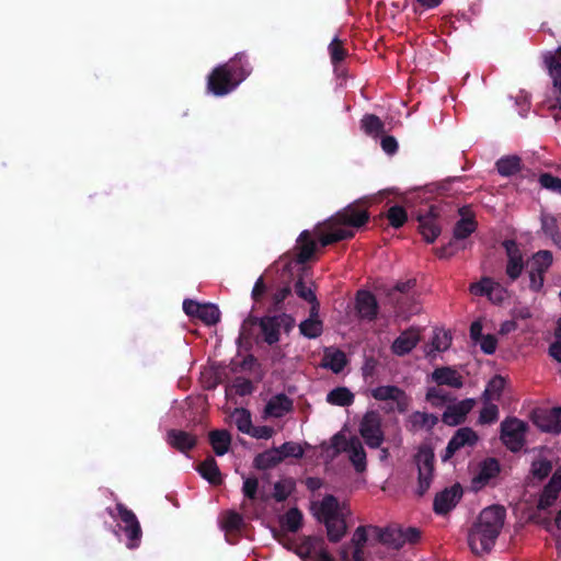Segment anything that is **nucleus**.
I'll return each mask as SVG.
<instances>
[{"instance_id": "obj_1", "label": "nucleus", "mask_w": 561, "mask_h": 561, "mask_svg": "<svg viewBox=\"0 0 561 561\" xmlns=\"http://www.w3.org/2000/svg\"><path fill=\"white\" fill-rule=\"evenodd\" d=\"M505 516L506 511L501 505L489 506L480 513L468 535V543L474 554L491 551L501 534Z\"/></svg>"}, {"instance_id": "obj_2", "label": "nucleus", "mask_w": 561, "mask_h": 561, "mask_svg": "<svg viewBox=\"0 0 561 561\" xmlns=\"http://www.w3.org/2000/svg\"><path fill=\"white\" fill-rule=\"evenodd\" d=\"M314 516L327 529L330 542H340L347 531L346 520L340 511L339 500L327 494L319 503L313 504Z\"/></svg>"}, {"instance_id": "obj_3", "label": "nucleus", "mask_w": 561, "mask_h": 561, "mask_svg": "<svg viewBox=\"0 0 561 561\" xmlns=\"http://www.w3.org/2000/svg\"><path fill=\"white\" fill-rule=\"evenodd\" d=\"M376 540L389 549L399 550L405 543L415 545L420 541L422 533L416 527L403 528L400 525L392 524L386 527L369 525Z\"/></svg>"}, {"instance_id": "obj_4", "label": "nucleus", "mask_w": 561, "mask_h": 561, "mask_svg": "<svg viewBox=\"0 0 561 561\" xmlns=\"http://www.w3.org/2000/svg\"><path fill=\"white\" fill-rule=\"evenodd\" d=\"M444 213L442 203L426 204L413 211L419 222V231L427 243H433L442 232L440 218Z\"/></svg>"}, {"instance_id": "obj_5", "label": "nucleus", "mask_w": 561, "mask_h": 561, "mask_svg": "<svg viewBox=\"0 0 561 561\" xmlns=\"http://www.w3.org/2000/svg\"><path fill=\"white\" fill-rule=\"evenodd\" d=\"M414 461L419 472L416 494L423 496L430 489L434 476L435 454L433 448L428 445L420 446Z\"/></svg>"}, {"instance_id": "obj_6", "label": "nucleus", "mask_w": 561, "mask_h": 561, "mask_svg": "<svg viewBox=\"0 0 561 561\" xmlns=\"http://www.w3.org/2000/svg\"><path fill=\"white\" fill-rule=\"evenodd\" d=\"M358 432L369 448H380L385 442L381 415L374 410L367 411L359 422Z\"/></svg>"}, {"instance_id": "obj_7", "label": "nucleus", "mask_w": 561, "mask_h": 561, "mask_svg": "<svg viewBox=\"0 0 561 561\" xmlns=\"http://www.w3.org/2000/svg\"><path fill=\"white\" fill-rule=\"evenodd\" d=\"M528 424L517 417H507L501 423V440L512 453L522 450L526 443Z\"/></svg>"}, {"instance_id": "obj_8", "label": "nucleus", "mask_w": 561, "mask_h": 561, "mask_svg": "<svg viewBox=\"0 0 561 561\" xmlns=\"http://www.w3.org/2000/svg\"><path fill=\"white\" fill-rule=\"evenodd\" d=\"M553 263L552 252L549 250H539L533 254L527 263L529 275V288L538 293L543 287L545 274Z\"/></svg>"}, {"instance_id": "obj_9", "label": "nucleus", "mask_w": 561, "mask_h": 561, "mask_svg": "<svg viewBox=\"0 0 561 561\" xmlns=\"http://www.w3.org/2000/svg\"><path fill=\"white\" fill-rule=\"evenodd\" d=\"M543 62L558 93L549 104V110L554 111L553 117L556 121H559L561 119V46L554 53H547L543 56Z\"/></svg>"}, {"instance_id": "obj_10", "label": "nucleus", "mask_w": 561, "mask_h": 561, "mask_svg": "<svg viewBox=\"0 0 561 561\" xmlns=\"http://www.w3.org/2000/svg\"><path fill=\"white\" fill-rule=\"evenodd\" d=\"M371 397L377 401H391L396 405L389 407L388 412L397 411L399 413H405L411 404V398L407 392L392 385L379 386L370 391Z\"/></svg>"}, {"instance_id": "obj_11", "label": "nucleus", "mask_w": 561, "mask_h": 561, "mask_svg": "<svg viewBox=\"0 0 561 561\" xmlns=\"http://www.w3.org/2000/svg\"><path fill=\"white\" fill-rule=\"evenodd\" d=\"M416 286L415 278H409L405 280H399L391 289L388 291L389 301L397 308L400 313H415L417 312V308L415 306L405 307L407 301L414 296V288Z\"/></svg>"}, {"instance_id": "obj_12", "label": "nucleus", "mask_w": 561, "mask_h": 561, "mask_svg": "<svg viewBox=\"0 0 561 561\" xmlns=\"http://www.w3.org/2000/svg\"><path fill=\"white\" fill-rule=\"evenodd\" d=\"M225 67H215L207 77V92L215 96H225L239 85Z\"/></svg>"}, {"instance_id": "obj_13", "label": "nucleus", "mask_w": 561, "mask_h": 561, "mask_svg": "<svg viewBox=\"0 0 561 561\" xmlns=\"http://www.w3.org/2000/svg\"><path fill=\"white\" fill-rule=\"evenodd\" d=\"M117 516L124 524L123 530L127 536V548L135 549L139 546L142 530L135 513L123 503L116 504Z\"/></svg>"}, {"instance_id": "obj_14", "label": "nucleus", "mask_w": 561, "mask_h": 561, "mask_svg": "<svg viewBox=\"0 0 561 561\" xmlns=\"http://www.w3.org/2000/svg\"><path fill=\"white\" fill-rule=\"evenodd\" d=\"M478 440L479 436L471 427L458 428L449 439L444 454H442V461H449L458 450L465 447L473 448Z\"/></svg>"}, {"instance_id": "obj_15", "label": "nucleus", "mask_w": 561, "mask_h": 561, "mask_svg": "<svg viewBox=\"0 0 561 561\" xmlns=\"http://www.w3.org/2000/svg\"><path fill=\"white\" fill-rule=\"evenodd\" d=\"M533 423L545 433H561V407L536 409L531 412Z\"/></svg>"}, {"instance_id": "obj_16", "label": "nucleus", "mask_w": 561, "mask_h": 561, "mask_svg": "<svg viewBox=\"0 0 561 561\" xmlns=\"http://www.w3.org/2000/svg\"><path fill=\"white\" fill-rule=\"evenodd\" d=\"M183 310L188 317L196 318L206 325H215L220 321V311L214 304H199L192 299H185Z\"/></svg>"}, {"instance_id": "obj_17", "label": "nucleus", "mask_w": 561, "mask_h": 561, "mask_svg": "<svg viewBox=\"0 0 561 561\" xmlns=\"http://www.w3.org/2000/svg\"><path fill=\"white\" fill-rule=\"evenodd\" d=\"M369 220V213L358 204H351L331 217V221L350 228H360Z\"/></svg>"}, {"instance_id": "obj_18", "label": "nucleus", "mask_w": 561, "mask_h": 561, "mask_svg": "<svg viewBox=\"0 0 561 561\" xmlns=\"http://www.w3.org/2000/svg\"><path fill=\"white\" fill-rule=\"evenodd\" d=\"M502 245L507 256L505 273L511 282H515L524 271L523 253L515 240H505Z\"/></svg>"}, {"instance_id": "obj_19", "label": "nucleus", "mask_w": 561, "mask_h": 561, "mask_svg": "<svg viewBox=\"0 0 561 561\" xmlns=\"http://www.w3.org/2000/svg\"><path fill=\"white\" fill-rule=\"evenodd\" d=\"M462 496V488L459 483L446 488L435 495L433 510L438 515H445L450 512Z\"/></svg>"}, {"instance_id": "obj_20", "label": "nucleus", "mask_w": 561, "mask_h": 561, "mask_svg": "<svg viewBox=\"0 0 561 561\" xmlns=\"http://www.w3.org/2000/svg\"><path fill=\"white\" fill-rule=\"evenodd\" d=\"M474 404V399H465L457 403L450 402L442 415V421L449 426L462 424Z\"/></svg>"}, {"instance_id": "obj_21", "label": "nucleus", "mask_w": 561, "mask_h": 561, "mask_svg": "<svg viewBox=\"0 0 561 561\" xmlns=\"http://www.w3.org/2000/svg\"><path fill=\"white\" fill-rule=\"evenodd\" d=\"M355 308L360 319L373 321L378 314V302L369 290L360 289L356 294Z\"/></svg>"}, {"instance_id": "obj_22", "label": "nucleus", "mask_w": 561, "mask_h": 561, "mask_svg": "<svg viewBox=\"0 0 561 561\" xmlns=\"http://www.w3.org/2000/svg\"><path fill=\"white\" fill-rule=\"evenodd\" d=\"M438 421V416L433 413L414 411L408 415L405 420V428L411 433L419 431L432 432Z\"/></svg>"}, {"instance_id": "obj_23", "label": "nucleus", "mask_w": 561, "mask_h": 561, "mask_svg": "<svg viewBox=\"0 0 561 561\" xmlns=\"http://www.w3.org/2000/svg\"><path fill=\"white\" fill-rule=\"evenodd\" d=\"M461 218L456 222L453 232V241L458 243V241L467 239L474 230L477 229V221L474 219V215L470 211L469 207H461L458 209Z\"/></svg>"}, {"instance_id": "obj_24", "label": "nucleus", "mask_w": 561, "mask_h": 561, "mask_svg": "<svg viewBox=\"0 0 561 561\" xmlns=\"http://www.w3.org/2000/svg\"><path fill=\"white\" fill-rule=\"evenodd\" d=\"M167 443L175 450L186 454L196 447L197 436L182 430L172 428L167 432Z\"/></svg>"}, {"instance_id": "obj_25", "label": "nucleus", "mask_w": 561, "mask_h": 561, "mask_svg": "<svg viewBox=\"0 0 561 561\" xmlns=\"http://www.w3.org/2000/svg\"><path fill=\"white\" fill-rule=\"evenodd\" d=\"M225 68L230 72V76L234 78L240 84L244 81L252 72V66L245 53H237L227 62L222 64Z\"/></svg>"}, {"instance_id": "obj_26", "label": "nucleus", "mask_w": 561, "mask_h": 561, "mask_svg": "<svg viewBox=\"0 0 561 561\" xmlns=\"http://www.w3.org/2000/svg\"><path fill=\"white\" fill-rule=\"evenodd\" d=\"M501 472V465L496 458L489 457L479 465V471L472 479L474 486L481 489L496 478Z\"/></svg>"}, {"instance_id": "obj_27", "label": "nucleus", "mask_w": 561, "mask_h": 561, "mask_svg": "<svg viewBox=\"0 0 561 561\" xmlns=\"http://www.w3.org/2000/svg\"><path fill=\"white\" fill-rule=\"evenodd\" d=\"M421 339L420 331L416 328H410L403 331L392 343L391 350L398 356L409 354Z\"/></svg>"}, {"instance_id": "obj_28", "label": "nucleus", "mask_w": 561, "mask_h": 561, "mask_svg": "<svg viewBox=\"0 0 561 561\" xmlns=\"http://www.w3.org/2000/svg\"><path fill=\"white\" fill-rule=\"evenodd\" d=\"M324 547L322 537H306L305 540L295 548V553L302 561H319V552Z\"/></svg>"}, {"instance_id": "obj_29", "label": "nucleus", "mask_w": 561, "mask_h": 561, "mask_svg": "<svg viewBox=\"0 0 561 561\" xmlns=\"http://www.w3.org/2000/svg\"><path fill=\"white\" fill-rule=\"evenodd\" d=\"M344 450L348 454L350 461L359 473L367 468V455L358 437H351L345 445Z\"/></svg>"}, {"instance_id": "obj_30", "label": "nucleus", "mask_w": 561, "mask_h": 561, "mask_svg": "<svg viewBox=\"0 0 561 561\" xmlns=\"http://www.w3.org/2000/svg\"><path fill=\"white\" fill-rule=\"evenodd\" d=\"M325 226L329 231L319 234V242L322 247L352 239L355 234L352 229L337 227L339 225L331 221V218L325 222Z\"/></svg>"}, {"instance_id": "obj_31", "label": "nucleus", "mask_w": 561, "mask_h": 561, "mask_svg": "<svg viewBox=\"0 0 561 561\" xmlns=\"http://www.w3.org/2000/svg\"><path fill=\"white\" fill-rule=\"evenodd\" d=\"M296 262L298 264L307 263L314 254L317 250V243L312 239L309 230H304L298 239L296 245Z\"/></svg>"}, {"instance_id": "obj_32", "label": "nucleus", "mask_w": 561, "mask_h": 561, "mask_svg": "<svg viewBox=\"0 0 561 561\" xmlns=\"http://www.w3.org/2000/svg\"><path fill=\"white\" fill-rule=\"evenodd\" d=\"M293 410V400L285 393L273 396L264 408L265 416L282 417Z\"/></svg>"}, {"instance_id": "obj_33", "label": "nucleus", "mask_w": 561, "mask_h": 561, "mask_svg": "<svg viewBox=\"0 0 561 561\" xmlns=\"http://www.w3.org/2000/svg\"><path fill=\"white\" fill-rule=\"evenodd\" d=\"M432 379L437 386H448L460 389L463 386L462 376L451 367H438L432 373Z\"/></svg>"}, {"instance_id": "obj_34", "label": "nucleus", "mask_w": 561, "mask_h": 561, "mask_svg": "<svg viewBox=\"0 0 561 561\" xmlns=\"http://www.w3.org/2000/svg\"><path fill=\"white\" fill-rule=\"evenodd\" d=\"M259 325L265 343L273 345L279 341L280 323L278 316H265L263 318H259Z\"/></svg>"}, {"instance_id": "obj_35", "label": "nucleus", "mask_w": 561, "mask_h": 561, "mask_svg": "<svg viewBox=\"0 0 561 561\" xmlns=\"http://www.w3.org/2000/svg\"><path fill=\"white\" fill-rule=\"evenodd\" d=\"M197 471L211 485H220L222 483L219 467L213 456H208L204 461H202L197 467Z\"/></svg>"}, {"instance_id": "obj_36", "label": "nucleus", "mask_w": 561, "mask_h": 561, "mask_svg": "<svg viewBox=\"0 0 561 561\" xmlns=\"http://www.w3.org/2000/svg\"><path fill=\"white\" fill-rule=\"evenodd\" d=\"M496 171L501 176L508 178L523 172V163L517 154H510L500 158L495 163Z\"/></svg>"}, {"instance_id": "obj_37", "label": "nucleus", "mask_w": 561, "mask_h": 561, "mask_svg": "<svg viewBox=\"0 0 561 561\" xmlns=\"http://www.w3.org/2000/svg\"><path fill=\"white\" fill-rule=\"evenodd\" d=\"M321 365L324 368L331 369L334 374H340L347 365V358L343 351L328 348L324 351Z\"/></svg>"}, {"instance_id": "obj_38", "label": "nucleus", "mask_w": 561, "mask_h": 561, "mask_svg": "<svg viewBox=\"0 0 561 561\" xmlns=\"http://www.w3.org/2000/svg\"><path fill=\"white\" fill-rule=\"evenodd\" d=\"M209 443L217 456L228 453L231 444V435L226 430H214L208 434Z\"/></svg>"}, {"instance_id": "obj_39", "label": "nucleus", "mask_w": 561, "mask_h": 561, "mask_svg": "<svg viewBox=\"0 0 561 561\" xmlns=\"http://www.w3.org/2000/svg\"><path fill=\"white\" fill-rule=\"evenodd\" d=\"M282 462V456L277 448H272L257 454L253 460L254 468L266 470L276 467Z\"/></svg>"}, {"instance_id": "obj_40", "label": "nucleus", "mask_w": 561, "mask_h": 561, "mask_svg": "<svg viewBox=\"0 0 561 561\" xmlns=\"http://www.w3.org/2000/svg\"><path fill=\"white\" fill-rule=\"evenodd\" d=\"M354 399V393L346 387H336L327 394V402L337 407H350Z\"/></svg>"}, {"instance_id": "obj_41", "label": "nucleus", "mask_w": 561, "mask_h": 561, "mask_svg": "<svg viewBox=\"0 0 561 561\" xmlns=\"http://www.w3.org/2000/svg\"><path fill=\"white\" fill-rule=\"evenodd\" d=\"M360 127L366 135L371 137H377L385 133L383 122L375 114L364 115L360 119Z\"/></svg>"}, {"instance_id": "obj_42", "label": "nucleus", "mask_w": 561, "mask_h": 561, "mask_svg": "<svg viewBox=\"0 0 561 561\" xmlns=\"http://www.w3.org/2000/svg\"><path fill=\"white\" fill-rule=\"evenodd\" d=\"M425 399L434 408H442L446 403H450L456 400L455 397L442 389L439 386L430 387L426 391Z\"/></svg>"}, {"instance_id": "obj_43", "label": "nucleus", "mask_w": 561, "mask_h": 561, "mask_svg": "<svg viewBox=\"0 0 561 561\" xmlns=\"http://www.w3.org/2000/svg\"><path fill=\"white\" fill-rule=\"evenodd\" d=\"M302 519L301 511L297 507H291L280 518V525L290 533H297L302 526Z\"/></svg>"}, {"instance_id": "obj_44", "label": "nucleus", "mask_w": 561, "mask_h": 561, "mask_svg": "<svg viewBox=\"0 0 561 561\" xmlns=\"http://www.w3.org/2000/svg\"><path fill=\"white\" fill-rule=\"evenodd\" d=\"M505 387V380L500 375L494 376L486 385L482 398L486 403L492 400H500L503 389Z\"/></svg>"}, {"instance_id": "obj_45", "label": "nucleus", "mask_w": 561, "mask_h": 561, "mask_svg": "<svg viewBox=\"0 0 561 561\" xmlns=\"http://www.w3.org/2000/svg\"><path fill=\"white\" fill-rule=\"evenodd\" d=\"M386 218L392 228L399 229L408 221V213L403 206L393 205L387 210Z\"/></svg>"}, {"instance_id": "obj_46", "label": "nucleus", "mask_w": 561, "mask_h": 561, "mask_svg": "<svg viewBox=\"0 0 561 561\" xmlns=\"http://www.w3.org/2000/svg\"><path fill=\"white\" fill-rule=\"evenodd\" d=\"M299 331L308 339H317L322 334L323 323L320 319H306L299 324Z\"/></svg>"}, {"instance_id": "obj_47", "label": "nucleus", "mask_w": 561, "mask_h": 561, "mask_svg": "<svg viewBox=\"0 0 561 561\" xmlns=\"http://www.w3.org/2000/svg\"><path fill=\"white\" fill-rule=\"evenodd\" d=\"M233 420L237 425V428L244 433L250 435L253 428L251 413L249 410L244 408L236 409L233 413Z\"/></svg>"}, {"instance_id": "obj_48", "label": "nucleus", "mask_w": 561, "mask_h": 561, "mask_svg": "<svg viewBox=\"0 0 561 561\" xmlns=\"http://www.w3.org/2000/svg\"><path fill=\"white\" fill-rule=\"evenodd\" d=\"M559 492L560 491H557V489L549 483L547 485H545V488L539 496V500H538V504H537L538 510L545 511V510L551 507L554 504V502L557 501Z\"/></svg>"}, {"instance_id": "obj_49", "label": "nucleus", "mask_w": 561, "mask_h": 561, "mask_svg": "<svg viewBox=\"0 0 561 561\" xmlns=\"http://www.w3.org/2000/svg\"><path fill=\"white\" fill-rule=\"evenodd\" d=\"M552 471V462L546 458L536 459L531 463L530 472L534 478L543 480Z\"/></svg>"}, {"instance_id": "obj_50", "label": "nucleus", "mask_w": 561, "mask_h": 561, "mask_svg": "<svg viewBox=\"0 0 561 561\" xmlns=\"http://www.w3.org/2000/svg\"><path fill=\"white\" fill-rule=\"evenodd\" d=\"M329 53L331 61L334 66L342 62L347 55V51L343 47V42L339 37H334L330 43Z\"/></svg>"}, {"instance_id": "obj_51", "label": "nucleus", "mask_w": 561, "mask_h": 561, "mask_svg": "<svg viewBox=\"0 0 561 561\" xmlns=\"http://www.w3.org/2000/svg\"><path fill=\"white\" fill-rule=\"evenodd\" d=\"M538 183L542 188L561 194V179L551 173H541L538 178Z\"/></svg>"}, {"instance_id": "obj_52", "label": "nucleus", "mask_w": 561, "mask_h": 561, "mask_svg": "<svg viewBox=\"0 0 561 561\" xmlns=\"http://www.w3.org/2000/svg\"><path fill=\"white\" fill-rule=\"evenodd\" d=\"M277 449L282 456V461L287 457L301 458L304 456L302 447L295 442H286Z\"/></svg>"}, {"instance_id": "obj_53", "label": "nucleus", "mask_w": 561, "mask_h": 561, "mask_svg": "<svg viewBox=\"0 0 561 561\" xmlns=\"http://www.w3.org/2000/svg\"><path fill=\"white\" fill-rule=\"evenodd\" d=\"M499 419V408L497 405L491 403L485 404L479 415V423L481 424H493Z\"/></svg>"}, {"instance_id": "obj_54", "label": "nucleus", "mask_w": 561, "mask_h": 561, "mask_svg": "<svg viewBox=\"0 0 561 561\" xmlns=\"http://www.w3.org/2000/svg\"><path fill=\"white\" fill-rule=\"evenodd\" d=\"M367 530H370L369 526H358L354 530L348 545L352 546L353 548L364 549L368 540Z\"/></svg>"}, {"instance_id": "obj_55", "label": "nucleus", "mask_w": 561, "mask_h": 561, "mask_svg": "<svg viewBox=\"0 0 561 561\" xmlns=\"http://www.w3.org/2000/svg\"><path fill=\"white\" fill-rule=\"evenodd\" d=\"M259 325V318L249 314L242 322L239 339L250 340L253 336V329Z\"/></svg>"}, {"instance_id": "obj_56", "label": "nucleus", "mask_w": 561, "mask_h": 561, "mask_svg": "<svg viewBox=\"0 0 561 561\" xmlns=\"http://www.w3.org/2000/svg\"><path fill=\"white\" fill-rule=\"evenodd\" d=\"M554 336L556 341L549 346V355L558 363H561V318L558 320Z\"/></svg>"}, {"instance_id": "obj_57", "label": "nucleus", "mask_w": 561, "mask_h": 561, "mask_svg": "<svg viewBox=\"0 0 561 561\" xmlns=\"http://www.w3.org/2000/svg\"><path fill=\"white\" fill-rule=\"evenodd\" d=\"M295 291L299 298L308 302L317 300L314 290L311 287L306 286L301 277H299V279L295 283Z\"/></svg>"}, {"instance_id": "obj_58", "label": "nucleus", "mask_w": 561, "mask_h": 561, "mask_svg": "<svg viewBox=\"0 0 561 561\" xmlns=\"http://www.w3.org/2000/svg\"><path fill=\"white\" fill-rule=\"evenodd\" d=\"M492 278L482 277L480 282L470 285V293L474 296H486L489 294L490 286H492Z\"/></svg>"}, {"instance_id": "obj_59", "label": "nucleus", "mask_w": 561, "mask_h": 561, "mask_svg": "<svg viewBox=\"0 0 561 561\" xmlns=\"http://www.w3.org/2000/svg\"><path fill=\"white\" fill-rule=\"evenodd\" d=\"M242 524V516L237 512H228L224 519V528L226 530H239Z\"/></svg>"}, {"instance_id": "obj_60", "label": "nucleus", "mask_w": 561, "mask_h": 561, "mask_svg": "<svg viewBox=\"0 0 561 561\" xmlns=\"http://www.w3.org/2000/svg\"><path fill=\"white\" fill-rule=\"evenodd\" d=\"M432 344H433V347L438 352L446 351L451 344V336L446 331L438 332L433 337Z\"/></svg>"}, {"instance_id": "obj_61", "label": "nucleus", "mask_w": 561, "mask_h": 561, "mask_svg": "<svg viewBox=\"0 0 561 561\" xmlns=\"http://www.w3.org/2000/svg\"><path fill=\"white\" fill-rule=\"evenodd\" d=\"M541 230L550 239L560 231L557 219L553 216L541 218Z\"/></svg>"}, {"instance_id": "obj_62", "label": "nucleus", "mask_w": 561, "mask_h": 561, "mask_svg": "<svg viewBox=\"0 0 561 561\" xmlns=\"http://www.w3.org/2000/svg\"><path fill=\"white\" fill-rule=\"evenodd\" d=\"M259 480L254 477L245 478L243 481L242 492L249 500H255L257 494Z\"/></svg>"}, {"instance_id": "obj_63", "label": "nucleus", "mask_w": 561, "mask_h": 561, "mask_svg": "<svg viewBox=\"0 0 561 561\" xmlns=\"http://www.w3.org/2000/svg\"><path fill=\"white\" fill-rule=\"evenodd\" d=\"M506 290L504 287L497 283L492 280V286H490L488 298L494 304H501L505 299Z\"/></svg>"}, {"instance_id": "obj_64", "label": "nucleus", "mask_w": 561, "mask_h": 561, "mask_svg": "<svg viewBox=\"0 0 561 561\" xmlns=\"http://www.w3.org/2000/svg\"><path fill=\"white\" fill-rule=\"evenodd\" d=\"M479 343L482 352L484 354L491 355L496 350L497 339L493 334H486L479 341Z\"/></svg>"}]
</instances>
